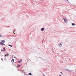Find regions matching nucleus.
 <instances>
[{
  "label": "nucleus",
  "instance_id": "5",
  "mask_svg": "<svg viewBox=\"0 0 76 76\" xmlns=\"http://www.w3.org/2000/svg\"><path fill=\"white\" fill-rule=\"evenodd\" d=\"M41 30L42 31H44V28H42L41 29Z\"/></svg>",
  "mask_w": 76,
  "mask_h": 76
},
{
  "label": "nucleus",
  "instance_id": "16",
  "mask_svg": "<svg viewBox=\"0 0 76 76\" xmlns=\"http://www.w3.org/2000/svg\"><path fill=\"white\" fill-rule=\"evenodd\" d=\"M19 66V67H20V66H21L20 65H18Z\"/></svg>",
  "mask_w": 76,
  "mask_h": 76
},
{
  "label": "nucleus",
  "instance_id": "13",
  "mask_svg": "<svg viewBox=\"0 0 76 76\" xmlns=\"http://www.w3.org/2000/svg\"><path fill=\"white\" fill-rule=\"evenodd\" d=\"M66 1H67L68 3H69V1H68V0H66Z\"/></svg>",
  "mask_w": 76,
  "mask_h": 76
},
{
  "label": "nucleus",
  "instance_id": "2",
  "mask_svg": "<svg viewBox=\"0 0 76 76\" xmlns=\"http://www.w3.org/2000/svg\"><path fill=\"white\" fill-rule=\"evenodd\" d=\"M64 21L65 23H67V22L68 21L67 19V18H64Z\"/></svg>",
  "mask_w": 76,
  "mask_h": 76
},
{
  "label": "nucleus",
  "instance_id": "15",
  "mask_svg": "<svg viewBox=\"0 0 76 76\" xmlns=\"http://www.w3.org/2000/svg\"><path fill=\"white\" fill-rule=\"evenodd\" d=\"M1 51H4V50H2Z\"/></svg>",
  "mask_w": 76,
  "mask_h": 76
},
{
  "label": "nucleus",
  "instance_id": "23",
  "mask_svg": "<svg viewBox=\"0 0 76 76\" xmlns=\"http://www.w3.org/2000/svg\"><path fill=\"white\" fill-rule=\"evenodd\" d=\"M10 55V54H8V55Z\"/></svg>",
  "mask_w": 76,
  "mask_h": 76
},
{
  "label": "nucleus",
  "instance_id": "17",
  "mask_svg": "<svg viewBox=\"0 0 76 76\" xmlns=\"http://www.w3.org/2000/svg\"><path fill=\"white\" fill-rule=\"evenodd\" d=\"M18 62H19V63H20V61H18Z\"/></svg>",
  "mask_w": 76,
  "mask_h": 76
},
{
  "label": "nucleus",
  "instance_id": "11",
  "mask_svg": "<svg viewBox=\"0 0 76 76\" xmlns=\"http://www.w3.org/2000/svg\"><path fill=\"white\" fill-rule=\"evenodd\" d=\"M6 55H7V56H9V54H6Z\"/></svg>",
  "mask_w": 76,
  "mask_h": 76
},
{
  "label": "nucleus",
  "instance_id": "24",
  "mask_svg": "<svg viewBox=\"0 0 76 76\" xmlns=\"http://www.w3.org/2000/svg\"><path fill=\"white\" fill-rule=\"evenodd\" d=\"M14 34H15V33H14Z\"/></svg>",
  "mask_w": 76,
  "mask_h": 76
},
{
  "label": "nucleus",
  "instance_id": "4",
  "mask_svg": "<svg viewBox=\"0 0 76 76\" xmlns=\"http://www.w3.org/2000/svg\"><path fill=\"white\" fill-rule=\"evenodd\" d=\"M1 42H2L3 43H4L5 42V41L4 40H3L1 41Z\"/></svg>",
  "mask_w": 76,
  "mask_h": 76
},
{
  "label": "nucleus",
  "instance_id": "8",
  "mask_svg": "<svg viewBox=\"0 0 76 76\" xmlns=\"http://www.w3.org/2000/svg\"><path fill=\"white\" fill-rule=\"evenodd\" d=\"M72 26H74V25H75V23H72Z\"/></svg>",
  "mask_w": 76,
  "mask_h": 76
},
{
  "label": "nucleus",
  "instance_id": "9",
  "mask_svg": "<svg viewBox=\"0 0 76 76\" xmlns=\"http://www.w3.org/2000/svg\"><path fill=\"white\" fill-rule=\"evenodd\" d=\"M28 75H32V74H31V73H29Z\"/></svg>",
  "mask_w": 76,
  "mask_h": 76
},
{
  "label": "nucleus",
  "instance_id": "6",
  "mask_svg": "<svg viewBox=\"0 0 76 76\" xmlns=\"http://www.w3.org/2000/svg\"><path fill=\"white\" fill-rule=\"evenodd\" d=\"M11 62H12V63H13L14 62V59H12L11 61Z\"/></svg>",
  "mask_w": 76,
  "mask_h": 76
},
{
  "label": "nucleus",
  "instance_id": "10",
  "mask_svg": "<svg viewBox=\"0 0 76 76\" xmlns=\"http://www.w3.org/2000/svg\"><path fill=\"white\" fill-rule=\"evenodd\" d=\"M9 45V46H10V47H12V46L11 45Z\"/></svg>",
  "mask_w": 76,
  "mask_h": 76
},
{
  "label": "nucleus",
  "instance_id": "1",
  "mask_svg": "<svg viewBox=\"0 0 76 76\" xmlns=\"http://www.w3.org/2000/svg\"><path fill=\"white\" fill-rule=\"evenodd\" d=\"M66 70L68 72H73V69L72 68H70L69 69H66Z\"/></svg>",
  "mask_w": 76,
  "mask_h": 76
},
{
  "label": "nucleus",
  "instance_id": "19",
  "mask_svg": "<svg viewBox=\"0 0 76 76\" xmlns=\"http://www.w3.org/2000/svg\"><path fill=\"white\" fill-rule=\"evenodd\" d=\"M61 74H63V73L61 72Z\"/></svg>",
  "mask_w": 76,
  "mask_h": 76
},
{
  "label": "nucleus",
  "instance_id": "20",
  "mask_svg": "<svg viewBox=\"0 0 76 76\" xmlns=\"http://www.w3.org/2000/svg\"><path fill=\"white\" fill-rule=\"evenodd\" d=\"M59 76H62V75H59Z\"/></svg>",
  "mask_w": 76,
  "mask_h": 76
},
{
  "label": "nucleus",
  "instance_id": "14",
  "mask_svg": "<svg viewBox=\"0 0 76 76\" xmlns=\"http://www.w3.org/2000/svg\"><path fill=\"white\" fill-rule=\"evenodd\" d=\"M2 36V35H0V37H1Z\"/></svg>",
  "mask_w": 76,
  "mask_h": 76
},
{
  "label": "nucleus",
  "instance_id": "21",
  "mask_svg": "<svg viewBox=\"0 0 76 76\" xmlns=\"http://www.w3.org/2000/svg\"><path fill=\"white\" fill-rule=\"evenodd\" d=\"M5 56H7V55H5Z\"/></svg>",
  "mask_w": 76,
  "mask_h": 76
},
{
  "label": "nucleus",
  "instance_id": "3",
  "mask_svg": "<svg viewBox=\"0 0 76 76\" xmlns=\"http://www.w3.org/2000/svg\"><path fill=\"white\" fill-rule=\"evenodd\" d=\"M0 44H1V45H5L2 42H0Z\"/></svg>",
  "mask_w": 76,
  "mask_h": 76
},
{
  "label": "nucleus",
  "instance_id": "12",
  "mask_svg": "<svg viewBox=\"0 0 76 76\" xmlns=\"http://www.w3.org/2000/svg\"><path fill=\"white\" fill-rule=\"evenodd\" d=\"M20 61H22V59H21L20 60Z\"/></svg>",
  "mask_w": 76,
  "mask_h": 76
},
{
  "label": "nucleus",
  "instance_id": "7",
  "mask_svg": "<svg viewBox=\"0 0 76 76\" xmlns=\"http://www.w3.org/2000/svg\"><path fill=\"white\" fill-rule=\"evenodd\" d=\"M62 45V44L61 43H60L59 44V47H61V46Z\"/></svg>",
  "mask_w": 76,
  "mask_h": 76
},
{
  "label": "nucleus",
  "instance_id": "18",
  "mask_svg": "<svg viewBox=\"0 0 76 76\" xmlns=\"http://www.w3.org/2000/svg\"><path fill=\"white\" fill-rule=\"evenodd\" d=\"M4 50H5V48H4Z\"/></svg>",
  "mask_w": 76,
  "mask_h": 76
},
{
  "label": "nucleus",
  "instance_id": "25",
  "mask_svg": "<svg viewBox=\"0 0 76 76\" xmlns=\"http://www.w3.org/2000/svg\"><path fill=\"white\" fill-rule=\"evenodd\" d=\"M17 67H18V66H17Z\"/></svg>",
  "mask_w": 76,
  "mask_h": 76
},
{
  "label": "nucleus",
  "instance_id": "22",
  "mask_svg": "<svg viewBox=\"0 0 76 76\" xmlns=\"http://www.w3.org/2000/svg\"><path fill=\"white\" fill-rule=\"evenodd\" d=\"M1 60H3V59H1Z\"/></svg>",
  "mask_w": 76,
  "mask_h": 76
}]
</instances>
